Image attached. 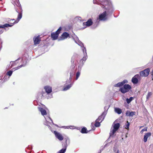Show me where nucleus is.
Wrapping results in <instances>:
<instances>
[{"mask_svg":"<svg viewBox=\"0 0 153 153\" xmlns=\"http://www.w3.org/2000/svg\"><path fill=\"white\" fill-rule=\"evenodd\" d=\"M105 115H100L98 118L96 120H98V121L101 122L105 118Z\"/></svg>","mask_w":153,"mask_h":153,"instance_id":"24","label":"nucleus"},{"mask_svg":"<svg viewBox=\"0 0 153 153\" xmlns=\"http://www.w3.org/2000/svg\"><path fill=\"white\" fill-rule=\"evenodd\" d=\"M75 19L76 20H79V21H83L82 20V19L81 17H80V16H76L75 18Z\"/></svg>","mask_w":153,"mask_h":153,"instance_id":"34","label":"nucleus"},{"mask_svg":"<svg viewBox=\"0 0 153 153\" xmlns=\"http://www.w3.org/2000/svg\"><path fill=\"white\" fill-rule=\"evenodd\" d=\"M93 3L100 4L102 6V7L107 10L106 11H104L99 15V17L96 20L95 23H94V27L96 28L98 26L100 21H105L108 20L107 16L112 14L114 9L112 5L109 0H94Z\"/></svg>","mask_w":153,"mask_h":153,"instance_id":"1","label":"nucleus"},{"mask_svg":"<svg viewBox=\"0 0 153 153\" xmlns=\"http://www.w3.org/2000/svg\"><path fill=\"white\" fill-rule=\"evenodd\" d=\"M13 71H11V70H10L7 72V75L9 76H10L12 75V74L13 73Z\"/></svg>","mask_w":153,"mask_h":153,"instance_id":"33","label":"nucleus"},{"mask_svg":"<svg viewBox=\"0 0 153 153\" xmlns=\"http://www.w3.org/2000/svg\"><path fill=\"white\" fill-rule=\"evenodd\" d=\"M61 128H64L65 129H69V128H70V126H62V127H61Z\"/></svg>","mask_w":153,"mask_h":153,"instance_id":"41","label":"nucleus"},{"mask_svg":"<svg viewBox=\"0 0 153 153\" xmlns=\"http://www.w3.org/2000/svg\"><path fill=\"white\" fill-rule=\"evenodd\" d=\"M4 31L0 29V34L2 33Z\"/></svg>","mask_w":153,"mask_h":153,"instance_id":"44","label":"nucleus"},{"mask_svg":"<svg viewBox=\"0 0 153 153\" xmlns=\"http://www.w3.org/2000/svg\"><path fill=\"white\" fill-rule=\"evenodd\" d=\"M131 88L130 85L129 84H124L123 87L120 88L119 91L123 94H124L126 92L129 91Z\"/></svg>","mask_w":153,"mask_h":153,"instance_id":"4","label":"nucleus"},{"mask_svg":"<svg viewBox=\"0 0 153 153\" xmlns=\"http://www.w3.org/2000/svg\"><path fill=\"white\" fill-rule=\"evenodd\" d=\"M51 131L53 133L55 134V137L58 140L60 141H62L63 139V137L60 133L57 132L56 131H52V130H51Z\"/></svg>","mask_w":153,"mask_h":153,"instance_id":"9","label":"nucleus"},{"mask_svg":"<svg viewBox=\"0 0 153 153\" xmlns=\"http://www.w3.org/2000/svg\"><path fill=\"white\" fill-rule=\"evenodd\" d=\"M73 83H70V84H68L65 86L64 87L63 90L64 91H66L68 90L71 87Z\"/></svg>","mask_w":153,"mask_h":153,"instance_id":"20","label":"nucleus"},{"mask_svg":"<svg viewBox=\"0 0 153 153\" xmlns=\"http://www.w3.org/2000/svg\"><path fill=\"white\" fill-rule=\"evenodd\" d=\"M152 80H153V70L152 72Z\"/></svg>","mask_w":153,"mask_h":153,"instance_id":"48","label":"nucleus"},{"mask_svg":"<svg viewBox=\"0 0 153 153\" xmlns=\"http://www.w3.org/2000/svg\"><path fill=\"white\" fill-rule=\"evenodd\" d=\"M98 120H96L95 123L94 124L95 126L96 127H98L100 126V123H101L100 122L98 121Z\"/></svg>","mask_w":153,"mask_h":153,"instance_id":"28","label":"nucleus"},{"mask_svg":"<svg viewBox=\"0 0 153 153\" xmlns=\"http://www.w3.org/2000/svg\"><path fill=\"white\" fill-rule=\"evenodd\" d=\"M82 25L83 26H84L82 28L83 29H84L87 27H86V23L85 22H83Z\"/></svg>","mask_w":153,"mask_h":153,"instance_id":"40","label":"nucleus"},{"mask_svg":"<svg viewBox=\"0 0 153 153\" xmlns=\"http://www.w3.org/2000/svg\"><path fill=\"white\" fill-rule=\"evenodd\" d=\"M109 105H106L104 108V111L101 115H106L107 111L109 107Z\"/></svg>","mask_w":153,"mask_h":153,"instance_id":"22","label":"nucleus"},{"mask_svg":"<svg viewBox=\"0 0 153 153\" xmlns=\"http://www.w3.org/2000/svg\"><path fill=\"white\" fill-rule=\"evenodd\" d=\"M144 131H147V127H145L143 129L140 131L141 133H143Z\"/></svg>","mask_w":153,"mask_h":153,"instance_id":"38","label":"nucleus"},{"mask_svg":"<svg viewBox=\"0 0 153 153\" xmlns=\"http://www.w3.org/2000/svg\"><path fill=\"white\" fill-rule=\"evenodd\" d=\"M61 30L62 27H60L55 32L51 33V36L53 40H55L57 39Z\"/></svg>","mask_w":153,"mask_h":153,"instance_id":"7","label":"nucleus"},{"mask_svg":"<svg viewBox=\"0 0 153 153\" xmlns=\"http://www.w3.org/2000/svg\"><path fill=\"white\" fill-rule=\"evenodd\" d=\"M13 25V23L10 22L9 23H6L4 25H0V29L4 28L6 29V28L8 27H11Z\"/></svg>","mask_w":153,"mask_h":153,"instance_id":"11","label":"nucleus"},{"mask_svg":"<svg viewBox=\"0 0 153 153\" xmlns=\"http://www.w3.org/2000/svg\"><path fill=\"white\" fill-rule=\"evenodd\" d=\"M23 64H21L20 66H18V67H17L16 68H15V70L18 69L22 67L25 66L26 65V62H25V63L24 62H23Z\"/></svg>","mask_w":153,"mask_h":153,"instance_id":"25","label":"nucleus"},{"mask_svg":"<svg viewBox=\"0 0 153 153\" xmlns=\"http://www.w3.org/2000/svg\"><path fill=\"white\" fill-rule=\"evenodd\" d=\"M80 75V72L79 71H77L76 74V80L78 79Z\"/></svg>","mask_w":153,"mask_h":153,"instance_id":"32","label":"nucleus"},{"mask_svg":"<svg viewBox=\"0 0 153 153\" xmlns=\"http://www.w3.org/2000/svg\"><path fill=\"white\" fill-rule=\"evenodd\" d=\"M80 132L82 134L87 133L88 132L87 130V128L85 127L82 128Z\"/></svg>","mask_w":153,"mask_h":153,"instance_id":"26","label":"nucleus"},{"mask_svg":"<svg viewBox=\"0 0 153 153\" xmlns=\"http://www.w3.org/2000/svg\"><path fill=\"white\" fill-rule=\"evenodd\" d=\"M152 95V93L151 92H149L146 96L147 100H148Z\"/></svg>","mask_w":153,"mask_h":153,"instance_id":"37","label":"nucleus"},{"mask_svg":"<svg viewBox=\"0 0 153 153\" xmlns=\"http://www.w3.org/2000/svg\"><path fill=\"white\" fill-rule=\"evenodd\" d=\"M70 126L69 128L73 129H74L75 128L74 126Z\"/></svg>","mask_w":153,"mask_h":153,"instance_id":"43","label":"nucleus"},{"mask_svg":"<svg viewBox=\"0 0 153 153\" xmlns=\"http://www.w3.org/2000/svg\"><path fill=\"white\" fill-rule=\"evenodd\" d=\"M151 135V133L150 132L146 133L144 135L143 137V141L144 142H146L148 138Z\"/></svg>","mask_w":153,"mask_h":153,"instance_id":"16","label":"nucleus"},{"mask_svg":"<svg viewBox=\"0 0 153 153\" xmlns=\"http://www.w3.org/2000/svg\"><path fill=\"white\" fill-rule=\"evenodd\" d=\"M74 74H75V72H74L73 71L71 72L70 73V77L69 78H70V79H72V77L74 75Z\"/></svg>","mask_w":153,"mask_h":153,"instance_id":"36","label":"nucleus"},{"mask_svg":"<svg viewBox=\"0 0 153 153\" xmlns=\"http://www.w3.org/2000/svg\"><path fill=\"white\" fill-rule=\"evenodd\" d=\"M116 153H120V152H119V150H118L117 152H116Z\"/></svg>","mask_w":153,"mask_h":153,"instance_id":"51","label":"nucleus"},{"mask_svg":"<svg viewBox=\"0 0 153 153\" xmlns=\"http://www.w3.org/2000/svg\"><path fill=\"white\" fill-rule=\"evenodd\" d=\"M75 41L76 44L80 46L81 47H83L84 46L83 44L79 40L78 38H77L76 40H75Z\"/></svg>","mask_w":153,"mask_h":153,"instance_id":"21","label":"nucleus"},{"mask_svg":"<svg viewBox=\"0 0 153 153\" xmlns=\"http://www.w3.org/2000/svg\"><path fill=\"white\" fill-rule=\"evenodd\" d=\"M52 95H51L50 97H47V99H48L49 98H51L52 97Z\"/></svg>","mask_w":153,"mask_h":153,"instance_id":"49","label":"nucleus"},{"mask_svg":"<svg viewBox=\"0 0 153 153\" xmlns=\"http://www.w3.org/2000/svg\"><path fill=\"white\" fill-rule=\"evenodd\" d=\"M135 112L134 111H126V115H135Z\"/></svg>","mask_w":153,"mask_h":153,"instance_id":"27","label":"nucleus"},{"mask_svg":"<svg viewBox=\"0 0 153 153\" xmlns=\"http://www.w3.org/2000/svg\"><path fill=\"white\" fill-rule=\"evenodd\" d=\"M53 123V125H55V126H57V127H59V126H58V125H56V124H54L53 122V123Z\"/></svg>","mask_w":153,"mask_h":153,"instance_id":"46","label":"nucleus"},{"mask_svg":"<svg viewBox=\"0 0 153 153\" xmlns=\"http://www.w3.org/2000/svg\"><path fill=\"white\" fill-rule=\"evenodd\" d=\"M69 36V34L67 32H64L61 35L60 39H59V40H63L67 38Z\"/></svg>","mask_w":153,"mask_h":153,"instance_id":"13","label":"nucleus"},{"mask_svg":"<svg viewBox=\"0 0 153 153\" xmlns=\"http://www.w3.org/2000/svg\"><path fill=\"white\" fill-rule=\"evenodd\" d=\"M93 123H92L91 124V129L92 130H94L95 129V126H93Z\"/></svg>","mask_w":153,"mask_h":153,"instance_id":"39","label":"nucleus"},{"mask_svg":"<svg viewBox=\"0 0 153 153\" xmlns=\"http://www.w3.org/2000/svg\"><path fill=\"white\" fill-rule=\"evenodd\" d=\"M39 110L41 112L42 115H47V112L46 111L41 107H38Z\"/></svg>","mask_w":153,"mask_h":153,"instance_id":"18","label":"nucleus"},{"mask_svg":"<svg viewBox=\"0 0 153 153\" xmlns=\"http://www.w3.org/2000/svg\"><path fill=\"white\" fill-rule=\"evenodd\" d=\"M136 76L137 75H136L133 77L131 79L132 82L134 84L137 83L138 81V79L136 77Z\"/></svg>","mask_w":153,"mask_h":153,"instance_id":"19","label":"nucleus"},{"mask_svg":"<svg viewBox=\"0 0 153 153\" xmlns=\"http://www.w3.org/2000/svg\"><path fill=\"white\" fill-rule=\"evenodd\" d=\"M129 116H131V117H132L133 115H128Z\"/></svg>","mask_w":153,"mask_h":153,"instance_id":"54","label":"nucleus"},{"mask_svg":"<svg viewBox=\"0 0 153 153\" xmlns=\"http://www.w3.org/2000/svg\"><path fill=\"white\" fill-rule=\"evenodd\" d=\"M66 150L65 149H62L59 151L57 153H65Z\"/></svg>","mask_w":153,"mask_h":153,"instance_id":"31","label":"nucleus"},{"mask_svg":"<svg viewBox=\"0 0 153 153\" xmlns=\"http://www.w3.org/2000/svg\"><path fill=\"white\" fill-rule=\"evenodd\" d=\"M128 81L126 79L123 80L122 82H119L114 85V86L120 87L123 86L125 83H128Z\"/></svg>","mask_w":153,"mask_h":153,"instance_id":"12","label":"nucleus"},{"mask_svg":"<svg viewBox=\"0 0 153 153\" xmlns=\"http://www.w3.org/2000/svg\"><path fill=\"white\" fill-rule=\"evenodd\" d=\"M114 122L113 125H112V127L113 126V128L112 129V128L111 129L110 133V136L111 137L113 136L116 131L118 130L120 127V124L119 123H114Z\"/></svg>","mask_w":153,"mask_h":153,"instance_id":"3","label":"nucleus"},{"mask_svg":"<svg viewBox=\"0 0 153 153\" xmlns=\"http://www.w3.org/2000/svg\"><path fill=\"white\" fill-rule=\"evenodd\" d=\"M20 59V58H18V59L17 60H16V61H16H16H17L18 60H19V59Z\"/></svg>","mask_w":153,"mask_h":153,"instance_id":"52","label":"nucleus"},{"mask_svg":"<svg viewBox=\"0 0 153 153\" xmlns=\"http://www.w3.org/2000/svg\"><path fill=\"white\" fill-rule=\"evenodd\" d=\"M45 119V121L44 122V125L47 126L51 130V127L50 126L51 123H53V121L51 118L48 115H43Z\"/></svg>","mask_w":153,"mask_h":153,"instance_id":"5","label":"nucleus"},{"mask_svg":"<svg viewBox=\"0 0 153 153\" xmlns=\"http://www.w3.org/2000/svg\"><path fill=\"white\" fill-rule=\"evenodd\" d=\"M129 125V123L128 121H127L126 122V123L125 124L124 127L126 129H128Z\"/></svg>","mask_w":153,"mask_h":153,"instance_id":"29","label":"nucleus"},{"mask_svg":"<svg viewBox=\"0 0 153 153\" xmlns=\"http://www.w3.org/2000/svg\"><path fill=\"white\" fill-rule=\"evenodd\" d=\"M16 11L17 13H19V12H18V10H17L16 9Z\"/></svg>","mask_w":153,"mask_h":153,"instance_id":"50","label":"nucleus"},{"mask_svg":"<svg viewBox=\"0 0 153 153\" xmlns=\"http://www.w3.org/2000/svg\"><path fill=\"white\" fill-rule=\"evenodd\" d=\"M81 48H82V49L83 53V58L80 60L78 66V71H81L82 67L88 58L86 48L84 47V46Z\"/></svg>","mask_w":153,"mask_h":153,"instance_id":"2","label":"nucleus"},{"mask_svg":"<svg viewBox=\"0 0 153 153\" xmlns=\"http://www.w3.org/2000/svg\"><path fill=\"white\" fill-rule=\"evenodd\" d=\"M65 142L63 143L62 144V146L63 149H65L66 150L67 147L68 145L70 143V140L68 137L65 138L64 139Z\"/></svg>","mask_w":153,"mask_h":153,"instance_id":"10","label":"nucleus"},{"mask_svg":"<svg viewBox=\"0 0 153 153\" xmlns=\"http://www.w3.org/2000/svg\"><path fill=\"white\" fill-rule=\"evenodd\" d=\"M44 88L47 94L51 93L52 91V88L50 86H46L44 87Z\"/></svg>","mask_w":153,"mask_h":153,"instance_id":"15","label":"nucleus"},{"mask_svg":"<svg viewBox=\"0 0 153 153\" xmlns=\"http://www.w3.org/2000/svg\"><path fill=\"white\" fill-rule=\"evenodd\" d=\"M11 21H15V20L14 19H8L7 21V22H11Z\"/></svg>","mask_w":153,"mask_h":153,"instance_id":"42","label":"nucleus"},{"mask_svg":"<svg viewBox=\"0 0 153 153\" xmlns=\"http://www.w3.org/2000/svg\"><path fill=\"white\" fill-rule=\"evenodd\" d=\"M86 23V27H88L91 25L93 24V27L94 28H95L94 26V23H95V22H93L92 21V20L91 19H89L88 21L85 22Z\"/></svg>","mask_w":153,"mask_h":153,"instance_id":"14","label":"nucleus"},{"mask_svg":"<svg viewBox=\"0 0 153 153\" xmlns=\"http://www.w3.org/2000/svg\"><path fill=\"white\" fill-rule=\"evenodd\" d=\"M101 150H100V152H99L98 153H101Z\"/></svg>","mask_w":153,"mask_h":153,"instance_id":"53","label":"nucleus"},{"mask_svg":"<svg viewBox=\"0 0 153 153\" xmlns=\"http://www.w3.org/2000/svg\"><path fill=\"white\" fill-rule=\"evenodd\" d=\"M115 111L117 114H120L122 112V110L118 108H114Z\"/></svg>","mask_w":153,"mask_h":153,"instance_id":"23","label":"nucleus"},{"mask_svg":"<svg viewBox=\"0 0 153 153\" xmlns=\"http://www.w3.org/2000/svg\"><path fill=\"white\" fill-rule=\"evenodd\" d=\"M39 36H38L36 37H34L33 38L34 44L35 45L38 44L39 43L40 40L39 39Z\"/></svg>","mask_w":153,"mask_h":153,"instance_id":"17","label":"nucleus"},{"mask_svg":"<svg viewBox=\"0 0 153 153\" xmlns=\"http://www.w3.org/2000/svg\"><path fill=\"white\" fill-rule=\"evenodd\" d=\"M133 99V97H131L129 99L127 98L126 99V101L127 103L129 104L130 102Z\"/></svg>","mask_w":153,"mask_h":153,"instance_id":"30","label":"nucleus"},{"mask_svg":"<svg viewBox=\"0 0 153 153\" xmlns=\"http://www.w3.org/2000/svg\"><path fill=\"white\" fill-rule=\"evenodd\" d=\"M17 3L18 4L17 5V6L19 7V8L21 10V11L19 13L16 20L14 21L13 23H13V25L14 24L17 23L22 18V7L21 6V4L19 2V0H18Z\"/></svg>","mask_w":153,"mask_h":153,"instance_id":"6","label":"nucleus"},{"mask_svg":"<svg viewBox=\"0 0 153 153\" xmlns=\"http://www.w3.org/2000/svg\"><path fill=\"white\" fill-rule=\"evenodd\" d=\"M53 123V125H55V126H57V127H59V126H58V125H56V124H54L53 122V123Z\"/></svg>","mask_w":153,"mask_h":153,"instance_id":"47","label":"nucleus"},{"mask_svg":"<svg viewBox=\"0 0 153 153\" xmlns=\"http://www.w3.org/2000/svg\"><path fill=\"white\" fill-rule=\"evenodd\" d=\"M71 79H70V78H69L67 80L66 82V84H70V83H72L71 82Z\"/></svg>","mask_w":153,"mask_h":153,"instance_id":"35","label":"nucleus"},{"mask_svg":"<svg viewBox=\"0 0 153 153\" xmlns=\"http://www.w3.org/2000/svg\"><path fill=\"white\" fill-rule=\"evenodd\" d=\"M45 94V92H42V96H44Z\"/></svg>","mask_w":153,"mask_h":153,"instance_id":"45","label":"nucleus"},{"mask_svg":"<svg viewBox=\"0 0 153 153\" xmlns=\"http://www.w3.org/2000/svg\"><path fill=\"white\" fill-rule=\"evenodd\" d=\"M149 68H147L143 71H140V74L142 76H147L149 75Z\"/></svg>","mask_w":153,"mask_h":153,"instance_id":"8","label":"nucleus"}]
</instances>
